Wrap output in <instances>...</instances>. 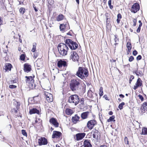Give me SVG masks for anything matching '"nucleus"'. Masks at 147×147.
Wrapping results in <instances>:
<instances>
[{
  "instance_id": "1",
  "label": "nucleus",
  "mask_w": 147,
  "mask_h": 147,
  "mask_svg": "<svg viewBox=\"0 0 147 147\" xmlns=\"http://www.w3.org/2000/svg\"><path fill=\"white\" fill-rule=\"evenodd\" d=\"M89 75L88 69L86 67H80L78 68L76 75L82 80H83L85 78H87Z\"/></svg>"
},
{
  "instance_id": "2",
  "label": "nucleus",
  "mask_w": 147,
  "mask_h": 147,
  "mask_svg": "<svg viewBox=\"0 0 147 147\" xmlns=\"http://www.w3.org/2000/svg\"><path fill=\"white\" fill-rule=\"evenodd\" d=\"M57 49L60 55L65 56L67 54L69 48L65 43H60L57 46Z\"/></svg>"
},
{
  "instance_id": "3",
  "label": "nucleus",
  "mask_w": 147,
  "mask_h": 147,
  "mask_svg": "<svg viewBox=\"0 0 147 147\" xmlns=\"http://www.w3.org/2000/svg\"><path fill=\"white\" fill-rule=\"evenodd\" d=\"M65 42L67 46H68L70 49L72 50H75L78 48L77 43L70 39H67L65 40Z\"/></svg>"
},
{
  "instance_id": "4",
  "label": "nucleus",
  "mask_w": 147,
  "mask_h": 147,
  "mask_svg": "<svg viewBox=\"0 0 147 147\" xmlns=\"http://www.w3.org/2000/svg\"><path fill=\"white\" fill-rule=\"evenodd\" d=\"M68 101L69 103H74L76 105L80 101V97L77 94L72 95L69 97Z\"/></svg>"
},
{
  "instance_id": "5",
  "label": "nucleus",
  "mask_w": 147,
  "mask_h": 147,
  "mask_svg": "<svg viewBox=\"0 0 147 147\" xmlns=\"http://www.w3.org/2000/svg\"><path fill=\"white\" fill-rule=\"evenodd\" d=\"M80 84V82L76 80H72L70 84V87L71 90L73 91L76 90L78 88Z\"/></svg>"
},
{
  "instance_id": "6",
  "label": "nucleus",
  "mask_w": 147,
  "mask_h": 147,
  "mask_svg": "<svg viewBox=\"0 0 147 147\" xmlns=\"http://www.w3.org/2000/svg\"><path fill=\"white\" fill-rule=\"evenodd\" d=\"M70 58L74 61H77L79 62V56L77 53L75 51H72L71 52Z\"/></svg>"
},
{
  "instance_id": "7",
  "label": "nucleus",
  "mask_w": 147,
  "mask_h": 147,
  "mask_svg": "<svg viewBox=\"0 0 147 147\" xmlns=\"http://www.w3.org/2000/svg\"><path fill=\"white\" fill-rule=\"evenodd\" d=\"M57 63V66L59 68L61 67H65L67 66V62L63 59L58 60Z\"/></svg>"
},
{
  "instance_id": "8",
  "label": "nucleus",
  "mask_w": 147,
  "mask_h": 147,
  "mask_svg": "<svg viewBox=\"0 0 147 147\" xmlns=\"http://www.w3.org/2000/svg\"><path fill=\"white\" fill-rule=\"evenodd\" d=\"M140 9V5L139 3H136L132 5L131 11L134 13H136Z\"/></svg>"
},
{
  "instance_id": "9",
  "label": "nucleus",
  "mask_w": 147,
  "mask_h": 147,
  "mask_svg": "<svg viewBox=\"0 0 147 147\" xmlns=\"http://www.w3.org/2000/svg\"><path fill=\"white\" fill-rule=\"evenodd\" d=\"M96 121L95 120H92L88 121L87 123V127L90 129H92L93 128L94 126L96 125Z\"/></svg>"
},
{
  "instance_id": "10",
  "label": "nucleus",
  "mask_w": 147,
  "mask_h": 147,
  "mask_svg": "<svg viewBox=\"0 0 147 147\" xmlns=\"http://www.w3.org/2000/svg\"><path fill=\"white\" fill-rule=\"evenodd\" d=\"M59 28L61 31H64L66 29H69V25L68 22H66L64 23L61 24L60 25Z\"/></svg>"
},
{
  "instance_id": "11",
  "label": "nucleus",
  "mask_w": 147,
  "mask_h": 147,
  "mask_svg": "<svg viewBox=\"0 0 147 147\" xmlns=\"http://www.w3.org/2000/svg\"><path fill=\"white\" fill-rule=\"evenodd\" d=\"M38 143L40 146H41L47 144L48 143V142L46 138L45 137H42L38 139Z\"/></svg>"
},
{
  "instance_id": "12",
  "label": "nucleus",
  "mask_w": 147,
  "mask_h": 147,
  "mask_svg": "<svg viewBox=\"0 0 147 147\" xmlns=\"http://www.w3.org/2000/svg\"><path fill=\"white\" fill-rule=\"evenodd\" d=\"M62 136V134L61 132L58 131H54L52 138H60Z\"/></svg>"
},
{
  "instance_id": "13",
  "label": "nucleus",
  "mask_w": 147,
  "mask_h": 147,
  "mask_svg": "<svg viewBox=\"0 0 147 147\" xmlns=\"http://www.w3.org/2000/svg\"><path fill=\"white\" fill-rule=\"evenodd\" d=\"M49 121L50 123L54 126L55 127H59V123L55 118H51L49 119Z\"/></svg>"
},
{
  "instance_id": "14",
  "label": "nucleus",
  "mask_w": 147,
  "mask_h": 147,
  "mask_svg": "<svg viewBox=\"0 0 147 147\" xmlns=\"http://www.w3.org/2000/svg\"><path fill=\"white\" fill-rule=\"evenodd\" d=\"M142 84V81L140 78H138L136 83L135 85L134 86L133 89L134 90H136L138 87H140Z\"/></svg>"
},
{
  "instance_id": "15",
  "label": "nucleus",
  "mask_w": 147,
  "mask_h": 147,
  "mask_svg": "<svg viewBox=\"0 0 147 147\" xmlns=\"http://www.w3.org/2000/svg\"><path fill=\"white\" fill-rule=\"evenodd\" d=\"M31 69V66L30 65L27 63L24 64V70L25 72L28 73L30 72Z\"/></svg>"
},
{
  "instance_id": "16",
  "label": "nucleus",
  "mask_w": 147,
  "mask_h": 147,
  "mask_svg": "<svg viewBox=\"0 0 147 147\" xmlns=\"http://www.w3.org/2000/svg\"><path fill=\"white\" fill-rule=\"evenodd\" d=\"M86 134L84 133H79L76 135V140L79 141L83 139L85 137Z\"/></svg>"
},
{
  "instance_id": "17",
  "label": "nucleus",
  "mask_w": 147,
  "mask_h": 147,
  "mask_svg": "<svg viewBox=\"0 0 147 147\" xmlns=\"http://www.w3.org/2000/svg\"><path fill=\"white\" fill-rule=\"evenodd\" d=\"M34 77H33L32 76H26L25 77V78H26L25 80L26 83L30 84L34 82Z\"/></svg>"
},
{
  "instance_id": "18",
  "label": "nucleus",
  "mask_w": 147,
  "mask_h": 147,
  "mask_svg": "<svg viewBox=\"0 0 147 147\" xmlns=\"http://www.w3.org/2000/svg\"><path fill=\"white\" fill-rule=\"evenodd\" d=\"M45 95L46 97V99L49 102H51L53 101L52 95L50 93L47 92L45 93Z\"/></svg>"
},
{
  "instance_id": "19",
  "label": "nucleus",
  "mask_w": 147,
  "mask_h": 147,
  "mask_svg": "<svg viewBox=\"0 0 147 147\" xmlns=\"http://www.w3.org/2000/svg\"><path fill=\"white\" fill-rule=\"evenodd\" d=\"M83 146L84 147H92L90 140L88 139H86L84 141Z\"/></svg>"
},
{
  "instance_id": "20",
  "label": "nucleus",
  "mask_w": 147,
  "mask_h": 147,
  "mask_svg": "<svg viewBox=\"0 0 147 147\" xmlns=\"http://www.w3.org/2000/svg\"><path fill=\"white\" fill-rule=\"evenodd\" d=\"M133 72L134 74H135L138 77H141L143 75V74L141 70H138V68H137L136 70L133 71Z\"/></svg>"
},
{
  "instance_id": "21",
  "label": "nucleus",
  "mask_w": 147,
  "mask_h": 147,
  "mask_svg": "<svg viewBox=\"0 0 147 147\" xmlns=\"http://www.w3.org/2000/svg\"><path fill=\"white\" fill-rule=\"evenodd\" d=\"M90 113L89 111H86L82 113L81 115V117L82 119H85L88 118V115Z\"/></svg>"
},
{
  "instance_id": "22",
  "label": "nucleus",
  "mask_w": 147,
  "mask_h": 147,
  "mask_svg": "<svg viewBox=\"0 0 147 147\" xmlns=\"http://www.w3.org/2000/svg\"><path fill=\"white\" fill-rule=\"evenodd\" d=\"M29 113L30 115L36 113L39 114L40 113L39 111L36 108H33L29 111Z\"/></svg>"
},
{
  "instance_id": "23",
  "label": "nucleus",
  "mask_w": 147,
  "mask_h": 147,
  "mask_svg": "<svg viewBox=\"0 0 147 147\" xmlns=\"http://www.w3.org/2000/svg\"><path fill=\"white\" fill-rule=\"evenodd\" d=\"M80 117L76 114L75 116L72 117V121L74 123H76L77 122L79 121Z\"/></svg>"
},
{
  "instance_id": "24",
  "label": "nucleus",
  "mask_w": 147,
  "mask_h": 147,
  "mask_svg": "<svg viewBox=\"0 0 147 147\" xmlns=\"http://www.w3.org/2000/svg\"><path fill=\"white\" fill-rule=\"evenodd\" d=\"M140 109L142 110H143L144 111H147V102H145L143 103Z\"/></svg>"
},
{
  "instance_id": "25",
  "label": "nucleus",
  "mask_w": 147,
  "mask_h": 147,
  "mask_svg": "<svg viewBox=\"0 0 147 147\" xmlns=\"http://www.w3.org/2000/svg\"><path fill=\"white\" fill-rule=\"evenodd\" d=\"M36 64L37 66L41 68L43 65L42 61L41 60H37L36 61Z\"/></svg>"
},
{
  "instance_id": "26",
  "label": "nucleus",
  "mask_w": 147,
  "mask_h": 147,
  "mask_svg": "<svg viewBox=\"0 0 147 147\" xmlns=\"http://www.w3.org/2000/svg\"><path fill=\"white\" fill-rule=\"evenodd\" d=\"M12 67L11 64L10 63H8L6 64L5 66V70L6 71L7 70L10 71Z\"/></svg>"
},
{
  "instance_id": "27",
  "label": "nucleus",
  "mask_w": 147,
  "mask_h": 147,
  "mask_svg": "<svg viewBox=\"0 0 147 147\" xmlns=\"http://www.w3.org/2000/svg\"><path fill=\"white\" fill-rule=\"evenodd\" d=\"M126 46L127 48L128 52H130L131 49V43L130 42H128L127 43Z\"/></svg>"
},
{
  "instance_id": "28",
  "label": "nucleus",
  "mask_w": 147,
  "mask_h": 147,
  "mask_svg": "<svg viewBox=\"0 0 147 147\" xmlns=\"http://www.w3.org/2000/svg\"><path fill=\"white\" fill-rule=\"evenodd\" d=\"M64 17V16L61 14L59 15L57 18V20L58 21H59L62 20Z\"/></svg>"
},
{
  "instance_id": "29",
  "label": "nucleus",
  "mask_w": 147,
  "mask_h": 147,
  "mask_svg": "<svg viewBox=\"0 0 147 147\" xmlns=\"http://www.w3.org/2000/svg\"><path fill=\"white\" fill-rule=\"evenodd\" d=\"M93 92L91 90H89L88 92V96L90 98H92L93 97Z\"/></svg>"
},
{
  "instance_id": "30",
  "label": "nucleus",
  "mask_w": 147,
  "mask_h": 147,
  "mask_svg": "<svg viewBox=\"0 0 147 147\" xmlns=\"http://www.w3.org/2000/svg\"><path fill=\"white\" fill-rule=\"evenodd\" d=\"M115 118V115H112L109 117V119H107V121L108 122H109L112 121L115 122V120L114 119Z\"/></svg>"
},
{
  "instance_id": "31",
  "label": "nucleus",
  "mask_w": 147,
  "mask_h": 147,
  "mask_svg": "<svg viewBox=\"0 0 147 147\" xmlns=\"http://www.w3.org/2000/svg\"><path fill=\"white\" fill-rule=\"evenodd\" d=\"M141 134L142 135L147 134V128L145 127H143V128Z\"/></svg>"
},
{
  "instance_id": "32",
  "label": "nucleus",
  "mask_w": 147,
  "mask_h": 147,
  "mask_svg": "<svg viewBox=\"0 0 147 147\" xmlns=\"http://www.w3.org/2000/svg\"><path fill=\"white\" fill-rule=\"evenodd\" d=\"M67 115H70L72 113V110L71 109H67L65 111Z\"/></svg>"
},
{
  "instance_id": "33",
  "label": "nucleus",
  "mask_w": 147,
  "mask_h": 147,
  "mask_svg": "<svg viewBox=\"0 0 147 147\" xmlns=\"http://www.w3.org/2000/svg\"><path fill=\"white\" fill-rule=\"evenodd\" d=\"M36 44L35 42H34L33 44V48L31 50V51L32 52H35L36 50Z\"/></svg>"
},
{
  "instance_id": "34",
  "label": "nucleus",
  "mask_w": 147,
  "mask_h": 147,
  "mask_svg": "<svg viewBox=\"0 0 147 147\" xmlns=\"http://www.w3.org/2000/svg\"><path fill=\"white\" fill-rule=\"evenodd\" d=\"M20 12L23 14L24 13L25 11V9L24 8L21 7L19 9Z\"/></svg>"
},
{
  "instance_id": "35",
  "label": "nucleus",
  "mask_w": 147,
  "mask_h": 147,
  "mask_svg": "<svg viewBox=\"0 0 147 147\" xmlns=\"http://www.w3.org/2000/svg\"><path fill=\"white\" fill-rule=\"evenodd\" d=\"M25 55L24 54H21L20 57V59L21 60L24 61L25 60Z\"/></svg>"
},
{
  "instance_id": "36",
  "label": "nucleus",
  "mask_w": 147,
  "mask_h": 147,
  "mask_svg": "<svg viewBox=\"0 0 147 147\" xmlns=\"http://www.w3.org/2000/svg\"><path fill=\"white\" fill-rule=\"evenodd\" d=\"M125 104L124 102H122L120 104L118 107L120 110H121L123 109V106Z\"/></svg>"
},
{
  "instance_id": "37",
  "label": "nucleus",
  "mask_w": 147,
  "mask_h": 147,
  "mask_svg": "<svg viewBox=\"0 0 147 147\" xmlns=\"http://www.w3.org/2000/svg\"><path fill=\"white\" fill-rule=\"evenodd\" d=\"M36 85L34 83V82L32 83H30L29 84V86L31 88H32V89L35 88V87L36 86Z\"/></svg>"
},
{
  "instance_id": "38",
  "label": "nucleus",
  "mask_w": 147,
  "mask_h": 147,
  "mask_svg": "<svg viewBox=\"0 0 147 147\" xmlns=\"http://www.w3.org/2000/svg\"><path fill=\"white\" fill-rule=\"evenodd\" d=\"M22 134L24 136H27V134L25 130L22 129Z\"/></svg>"
},
{
  "instance_id": "39",
  "label": "nucleus",
  "mask_w": 147,
  "mask_h": 147,
  "mask_svg": "<svg viewBox=\"0 0 147 147\" xmlns=\"http://www.w3.org/2000/svg\"><path fill=\"white\" fill-rule=\"evenodd\" d=\"M16 109H17V110H18L20 108V103L18 102H16Z\"/></svg>"
},
{
  "instance_id": "40",
  "label": "nucleus",
  "mask_w": 147,
  "mask_h": 147,
  "mask_svg": "<svg viewBox=\"0 0 147 147\" xmlns=\"http://www.w3.org/2000/svg\"><path fill=\"white\" fill-rule=\"evenodd\" d=\"M115 38L114 39V40L115 42H118L119 41V39L118 38H117L118 36L117 35H114Z\"/></svg>"
},
{
  "instance_id": "41",
  "label": "nucleus",
  "mask_w": 147,
  "mask_h": 147,
  "mask_svg": "<svg viewBox=\"0 0 147 147\" xmlns=\"http://www.w3.org/2000/svg\"><path fill=\"white\" fill-rule=\"evenodd\" d=\"M124 141L125 144L129 145L128 140L127 137H125L124 138Z\"/></svg>"
},
{
  "instance_id": "42",
  "label": "nucleus",
  "mask_w": 147,
  "mask_h": 147,
  "mask_svg": "<svg viewBox=\"0 0 147 147\" xmlns=\"http://www.w3.org/2000/svg\"><path fill=\"white\" fill-rule=\"evenodd\" d=\"M47 1L48 3L50 5H53L54 2L53 0H47Z\"/></svg>"
},
{
  "instance_id": "43",
  "label": "nucleus",
  "mask_w": 147,
  "mask_h": 147,
  "mask_svg": "<svg viewBox=\"0 0 147 147\" xmlns=\"http://www.w3.org/2000/svg\"><path fill=\"white\" fill-rule=\"evenodd\" d=\"M138 97H139V99H140L142 101L144 100V98L143 96L140 94H139L138 95Z\"/></svg>"
},
{
  "instance_id": "44",
  "label": "nucleus",
  "mask_w": 147,
  "mask_h": 147,
  "mask_svg": "<svg viewBox=\"0 0 147 147\" xmlns=\"http://www.w3.org/2000/svg\"><path fill=\"white\" fill-rule=\"evenodd\" d=\"M17 86L16 85L11 84L9 85V87L10 88L13 89L16 88Z\"/></svg>"
},
{
  "instance_id": "45",
  "label": "nucleus",
  "mask_w": 147,
  "mask_h": 147,
  "mask_svg": "<svg viewBox=\"0 0 147 147\" xmlns=\"http://www.w3.org/2000/svg\"><path fill=\"white\" fill-rule=\"evenodd\" d=\"M133 22L134 23V24H133V26H135L136 25V23L137 22V19H136V18L134 19L133 20Z\"/></svg>"
},
{
  "instance_id": "46",
  "label": "nucleus",
  "mask_w": 147,
  "mask_h": 147,
  "mask_svg": "<svg viewBox=\"0 0 147 147\" xmlns=\"http://www.w3.org/2000/svg\"><path fill=\"white\" fill-rule=\"evenodd\" d=\"M134 57L133 56H131L129 57V59L128 60H129V62H131L132 61H133V60H134Z\"/></svg>"
},
{
  "instance_id": "47",
  "label": "nucleus",
  "mask_w": 147,
  "mask_h": 147,
  "mask_svg": "<svg viewBox=\"0 0 147 147\" xmlns=\"http://www.w3.org/2000/svg\"><path fill=\"white\" fill-rule=\"evenodd\" d=\"M38 56V54L37 53H34L33 55V58L34 59H35Z\"/></svg>"
},
{
  "instance_id": "48",
  "label": "nucleus",
  "mask_w": 147,
  "mask_h": 147,
  "mask_svg": "<svg viewBox=\"0 0 147 147\" xmlns=\"http://www.w3.org/2000/svg\"><path fill=\"white\" fill-rule=\"evenodd\" d=\"M17 81V79L16 78H15L14 80H11L10 81V82L11 84H13L16 83Z\"/></svg>"
},
{
  "instance_id": "49",
  "label": "nucleus",
  "mask_w": 147,
  "mask_h": 147,
  "mask_svg": "<svg viewBox=\"0 0 147 147\" xmlns=\"http://www.w3.org/2000/svg\"><path fill=\"white\" fill-rule=\"evenodd\" d=\"M142 57L140 55H139L136 57V60L137 61H139L141 60L142 59Z\"/></svg>"
},
{
  "instance_id": "50",
  "label": "nucleus",
  "mask_w": 147,
  "mask_h": 147,
  "mask_svg": "<svg viewBox=\"0 0 147 147\" xmlns=\"http://www.w3.org/2000/svg\"><path fill=\"white\" fill-rule=\"evenodd\" d=\"M138 53V52L136 50H134L133 51L132 54L134 56H136Z\"/></svg>"
},
{
  "instance_id": "51",
  "label": "nucleus",
  "mask_w": 147,
  "mask_h": 147,
  "mask_svg": "<svg viewBox=\"0 0 147 147\" xmlns=\"http://www.w3.org/2000/svg\"><path fill=\"white\" fill-rule=\"evenodd\" d=\"M117 18L121 19L122 18V16L120 13H119L117 15Z\"/></svg>"
},
{
  "instance_id": "52",
  "label": "nucleus",
  "mask_w": 147,
  "mask_h": 147,
  "mask_svg": "<svg viewBox=\"0 0 147 147\" xmlns=\"http://www.w3.org/2000/svg\"><path fill=\"white\" fill-rule=\"evenodd\" d=\"M80 101L81 103L82 104H84V99L83 98H82L80 99Z\"/></svg>"
},
{
  "instance_id": "53",
  "label": "nucleus",
  "mask_w": 147,
  "mask_h": 147,
  "mask_svg": "<svg viewBox=\"0 0 147 147\" xmlns=\"http://www.w3.org/2000/svg\"><path fill=\"white\" fill-rule=\"evenodd\" d=\"M104 97L106 100H109V99H108V97H107V95L105 94L104 95Z\"/></svg>"
},
{
  "instance_id": "54",
  "label": "nucleus",
  "mask_w": 147,
  "mask_h": 147,
  "mask_svg": "<svg viewBox=\"0 0 147 147\" xmlns=\"http://www.w3.org/2000/svg\"><path fill=\"white\" fill-rule=\"evenodd\" d=\"M141 27H140L138 26V28L137 30V32L138 33L139 32H140V30H141Z\"/></svg>"
},
{
  "instance_id": "55",
  "label": "nucleus",
  "mask_w": 147,
  "mask_h": 147,
  "mask_svg": "<svg viewBox=\"0 0 147 147\" xmlns=\"http://www.w3.org/2000/svg\"><path fill=\"white\" fill-rule=\"evenodd\" d=\"M138 22L140 24L139 26L140 27H141L142 25V24L141 22V20H139Z\"/></svg>"
},
{
  "instance_id": "56",
  "label": "nucleus",
  "mask_w": 147,
  "mask_h": 147,
  "mask_svg": "<svg viewBox=\"0 0 147 147\" xmlns=\"http://www.w3.org/2000/svg\"><path fill=\"white\" fill-rule=\"evenodd\" d=\"M71 32H72V30H70V31L69 32H68L67 34V35H70V36H72V35L71 34Z\"/></svg>"
},
{
  "instance_id": "57",
  "label": "nucleus",
  "mask_w": 147,
  "mask_h": 147,
  "mask_svg": "<svg viewBox=\"0 0 147 147\" xmlns=\"http://www.w3.org/2000/svg\"><path fill=\"white\" fill-rule=\"evenodd\" d=\"M134 78V76L132 75H131L130 76V79H131V80L132 81L133 80Z\"/></svg>"
},
{
  "instance_id": "58",
  "label": "nucleus",
  "mask_w": 147,
  "mask_h": 147,
  "mask_svg": "<svg viewBox=\"0 0 147 147\" xmlns=\"http://www.w3.org/2000/svg\"><path fill=\"white\" fill-rule=\"evenodd\" d=\"M4 137L2 136V134H0V140L3 139Z\"/></svg>"
},
{
  "instance_id": "59",
  "label": "nucleus",
  "mask_w": 147,
  "mask_h": 147,
  "mask_svg": "<svg viewBox=\"0 0 147 147\" xmlns=\"http://www.w3.org/2000/svg\"><path fill=\"white\" fill-rule=\"evenodd\" d=\"M99 94L100 96H102L103 95V91L99 92Z\"/></svg>"
},
{
  "instance_id": "60",
  "label": "nucleus",
  "mask_w": 147,
  "mask_h": 147,
  "mask_svg": "<svg viewBox=\"0 0 147 147\" xmlns=\"http://www.w3.org/2000/svg\"><path fill=\"white\" fill-rule=\"evenodd\" d=\"M119 96L121 98H123L124 97V96L123 94H120L119 95Z\"/></svg>"
},
{
  "instance_id": "61",
  "label": "nucleus",
  "mask_w": 147,
  "mask_h": 147,
  "mask_svg": "<svg viewBox=\"0 0 147 147\" xmlns=\"http://www.w3.org/2000/svg\"><path fill=\"white\" fill-rule=\"evenodd\" d=\"M33 8L34 9L35 12H37L38 11V10L37 9V8H36V7H33Z\"/></svg>"
},
{
  "instance_id": "62",
  "label": "nucleus",
  "mask_w": 147,
  "mask_h": 147,
  "mask_svg": "<svg viewBox=\"0 0 147 147\" xmlns=\"http://www.w3.org/2000/svg\"><path fill=\"white\" fill-rule=\"evenodd\" d=\"M108 19H109V18H106V22L107 23V25L109 24V22H108Z\"/></svg>"
},
{
  "instance_id": "63",
  "label": "nucleus",
  "mask_w": 147,
  "mask_h": 147,
  "mask_svg": "<svg viewBox=\"0 0 147 147\" xmlns=\"http://www.w3.org/2000/svg\"><path fill=\"white\" fill-rule=\"evenodd\" d=\"M2 23H3L2 20L1 19V17L0 16V25H1L2 24Z\"/></svg>"
},
{
  "instance_id": "64",
  "label": "nucleus",
  "mask_w": 147,
  "mask_h": 147,
  "mask_svg": "<svg viewBox=\"0 0 147 147\" xmlns=\"http://www.w3.org/2000/svg\"><path fill=\"white\" fill-rule=\"evenodd\" d=\"M110 61L111 62H115L116 61V60L112 59L110 60Z\"/></svg>"
}]
</instances>
